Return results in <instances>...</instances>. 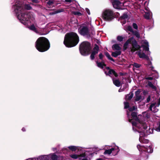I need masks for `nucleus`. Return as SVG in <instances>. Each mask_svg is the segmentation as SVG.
I'll use <instances>...</instances> for the list:
<instances>
[{
    "label": "nucleus",
    "instance_id": "obj_5",
    "mask_svg": "<svg viewBox=\"0 0 160 160\" xmlns=\"http://www.w3.org/2000/svg\"><path fill=\"white\" fill-rule=\"evenodd\" d=\"M142 43L144 44V45H142V47H143L144 49L146 52V54H145L143 52H142L141 50H140L138 52H137L140 58L149 60V59L148 55H150L151 52L149 51L148 42L146 40H143L142 41Z\"/></svg>",
    "mask_w": 160,
    "mask_h": 160
},
{
    "label": "nucleus",
    "instance_id": "obj_46",
    "mask_svg": "<svg viewBox=\"0 0 160 160\" xmlns=\"http://www.w3.org/2000/svg\"><path fill=\"white\" fill-rule=\"evenodd\" d=\"M140 92L139 91H137L135 92V95L136 96H140L139 94Z\"/></svg>",
    "mask_w": 160,
    "mask_h": 160
},
{
    "label": "nucleus",
    "instance_id": "obj_32",
    "mask_svg": "<svg viewBox=\"0 0 160 160\" xmlns=\"http://www.w3.org/2000/svg\"><path fill=\"white\" fill-rule=\"evenodd\" d=\"M148 84L150 87H151L152 89L155 90L156 89V87L154 85H153V84L151 82H148Z\"/></svg>",
    "mask_w": 160,
    "mask_h": 160
},
{
    "label": "nucleus",
    "instance_id": "obj_27",
    "mask_svg": "<svg viewBox=\"0 0 160 160\" xmlns=\"http://www.w3.org/2000/svg\"><path fill=\"white\" fill-rule=\"evenodd\" d=\"M68 148L70 150L72 151H75L77 149L78 147L74 146H69Z\"/></svg>",
    "mask_w": 160,
    "mask_h": 160
},
{
    "label": "nucleus",
    "instance_id": "obj_42",
    "mask_svg": "<svg viewBox=\"0 0 160 160\" xmlns=\"http://www.w3.org/2000/svg\"><path fill=\"white\" fill-rule=\"evenodd\" d=\"M75 15H77L78 16H81L82 14L79 12H74L73 13Z\"/></svg>",
    "mask_w": 160,
    "mask_h": 160
},
{
    "label": "nucleus",
    "instance_id": "obj_22",
    "mask_svg": "<svg viewBox=\"0 0 160 160\" xmlns=\"http://www.w3.org/2000/svg\"><path fill=\"white\" fill-rule=\"evenodd\" d=\"M113 49L117 51H120L121 48L118 44H114L112 46Z\"/></svg>",
    "mask_w": 160,
    "mask_h": 160
},
{
    "label": "nucleus",
    "instance_id": "obj_9",
    "mask_svg": "<svg viewBox=\"0 0 160 160\" xmlns=\"http://www.w3.org/2000/svg\"><path fill=\"white\" fill-rule=\"evenodd\" d=\"M102 18L105 20L110 21L113 19V13L111 10H106L103 11Z\"/></svg>",
    "mask_w": 160,
    "mask_h": 160
},
{
    "label": "nucleus",
    "instance_id": "obj_14",
    "mask_svg": "<svg viewBox=\"0 0 160 160\" xmlns=\"http://www.w3.org/2000/svg\"><path fill=\"white\" fill-rule=\"evenodd\" d=\"M157 107H158L157 106V105L156 104V103H153L149 107V109L151 111L153 112H157L158 110L157 108Z\"/></svg>",
    "mask_w": 160,
    "mask_h": 160
},
{
    "label": "nucleus",
    "instance_id": "obj_7",
    "mask_svg": "<svg viewBox=\"0 0 160 160\" xmlns=\"http://www.w3.org/2000/svg\"><path fill=\"white\" fill-rule=\"evenodd\" d=\"M129 44L132 45L131 51L132 52H134L140 48V46L138 44L136 41L133 37L128 39L124 43L123 47L125 49L128 48V46Z\"/></svg>",
    "mask_w": 160,
    "mask_h": 160
},
{
    "label": "nucleus",
    "instance_id": "obj_39",
    "mask_svg": "<svg viewBox=\"0 0 160 160\" xmlns=\"http://www.w3.org/2000/svg\"><path fill=\"white\" fill-rule=\"evenodd\" d=\"M148 65L150 66L149 68H151V69L152 70L154 71V70H153V69H154V67L152 66V62L151 61L149 62H148Z\"/></svg>",
    "mask_w": 160,
    "mask_h": 160
},
{
    "label": "nucleus",
    "instance_id": "obj_15",
    "mask_svg": "<svg viewBox=\"0 0 160 160\" xmlns=\"http://www.w3.org/2000/svg\"><path fill=\"white\" fill-rule=\"evenodd\" d=\"M115 150L116 151V152L117 153L119 151V149L118 147H117L116 148H112L110 149H108V150H106L104 152V154H108L110 155L111 154V153L114 151Z\"/></svg>",
    "mask_w": 160,
    "mask_h": 160
},
{
    "label": "nucleus",
    "instance_id": "obj_45",
    "mask_svg": "<svg viewBox=\"0 0 160 160\" xmlns=\"http://www.w3.org/2000/svg\"><path fill=\"white\" fill-rule=\"evenodd\" d=\"M95 55L93 54L92 53H91V54L90 56V58L92 60H93L94 58V56Z\"/></svg>",
    "mask_w": 160,
    "mask_h": 160
},
{
    "label": "nucleus",
    "instance_id": "obj_25",
    "mask_svg": "<svg viewBox=\"0 0 160 160\" xmlns=\"http://www.w3.org/2000/svg\"><path fill=\"white\" fill-rule=\"evenodd\" d=\"M133 94L132 92H131L129 94H127L126 96V98L127 100H130L133 97Z\"/></svg>",
    "mask_w": 160,
    "mask_h": 160
},
{
    "label": "nucleus",
    "instance_id": "obj_50",
    "mask_svg": "<svg viewBox=\"0 0 160 160\" xmlns=\"http://www.w3.org/2000/svg\"><path fill=\"white\" fill-rule=\"evenodd\" d=\"M146 79L148 80H152L153 79V78L151 77H148Z\"/></svg>",
    "mask_w": 160,
    "mask_h": 160
},
{
    "label": "nucleus",
    "instance_id": "obj_56",
    "mask_svg": "<svg viewBox=\"0 0 160 160\" xmlns=\"http://www.w3.org/2000/svg\"><path fill=\"white\" fill-rule=\"evenodd\" d=\"M22 130L23 131H25V128H23L22 129Z\"/></svg>",
    "mask_w": 160,
    "mask_h": 160
},
{
    "label": "nucleus",
    "instance_id": "obj_12",
    "mask_svg": "<svg viewBox=\"0 0 160 160\" xmlns=\"http://www.w3.org/2000/svg\"><path fill=\"white\" fill-rule=\"evenodd\" d=\"M124 29L128 32V31H130L132 32V34L136 36V37L138 38H139L140 37V34L139 32L137 31H134L132 27L130 26H128L126 27H125L124 28Z\"/></svg>",
    "mask_w": 160,
    "mask_h": 160
},
{
    "label": "nucleus",
    "instance_id": "obj_57",
    "mask_svg": "<svg viewBox=\"0 0 160 160\" xmlns=\"http://www.w3.org/2000/svg\"><path fill=\"white\" fill-rule=\"evenodd\" d=\"M106 68L107 69H108V70H109V67H106Z\"/></svg>",
    "mask_w": 160,
    "mask_h": 160
},
{
    "label": "nucleus",
    "instance_id": "obj_1",
    "mask_svg": "<svg viewBox=\"0 0 160 160\" xmlns=\"http://www.w3.org/2000/svg\"><path fill=\"white\" fill-rule=\"evenodd\" d=\"M127 115L129 121L132 123V129L134 131L144 127V125L147 126L146 122L148 119L150 117V113L148 112H146L142 113V115H139L137 116V113L135 112H132L131 114L132 119H131L129 118V114L127 112Z\"/></svg>",
    "mask_w": 160,
    "mask_h": 160
},
{
    "label": "nucleus",
    "instance_id": "obj_26",
    "mask_svg": "<svg viewBox=\"0 0 160 160\" xmlns=\"http://www.w3.org/2000/svg\"><path fill=\"white\" fill-rule=\"evenodd\" d=\"M98 66L101 68H103L105 66V64L104 62H97Z\"/></svg>",
    "mask_w": 160,
    "mask_h": 160
},
{
    "label": "nucleus",
    "instance_id": "obj_17",
    "mask_svg": "<svg viewBox=\"0 0 160 160\" xmlns=\"http://www.w3.org/2000/svg\"><path fill=\"white\" fill-rule=\"evenodd\" d=\"M79 159L81 160H89L88 158V156L85 153H83L80 155L79 157Z\"/></svg>",
    "mask_w": 160,
    "mask_h": 160
},
{
    "label": "nucleus",
    "instance_id": "obj_49",
    "mask_svg": "<svg viewBox=\"0 0 160 160\" xmlns=\"http://www.w3.org/2000/svg\"><path fill=\"white\" fill-rule=\"evenodd\" d=\"M160 105V98H159L158 100V103L157 106L159 107V105Z\"/></svg>",
    "mask_w": 160,
    "mask_h": 160
},
{
    "label": "nucleus",
    "instance_id": "obj_53",
    "mask_svg": "<svg viewBox=\"0 0 160 160\" xmlns=\"http://www.w3.org/2000/svg\"><path fill=\"white\" fill-rule=\"evenodd\" d=\"M65 1L68 2H71L72 0H65Z\"/></svg>",
    "mask_w": 160,
    "mask_h": 160
},
{
    "label": "nucleus",
    "instance_id": "obj_37",
    "mask_svg": "<svg viewBox=\"0 0 160 160\" xmlns=\"http://www.w3.org/2000/svg\"><path fill=\"white\" fill-rule=\"evenodd\" d=\"M123 39V37L121 36H118L117 37V40L119 42H121L122 41Z\"/></svg>",
    "mask_w": 160,
    "mask_h": 160
},
{
    "label": "nucleus",
    "instance_id": "obj_16",
    "mask_svg": "<svg viewBox=\"0 0 160 160\" xmlns=\"http://www.w3.org/2000/svg\"><path fill=\"white\" fill-rule=\"evenodd\" d=\"M105 73L106 75H109L111 77H112L113 75L115 77H117L118 76V75L112 69L109 70L108 73L106 72H105Z\"/></svg>",
    "mask_w": 160,
    "mask_h": 160
},
{
    "label": "nucleus",
    "instance_id": "obj_40",
    "mask_svg": "<svg viewBox=\"0 0 160 160\" xmlns=\"http://www.w3.org/2000/svg\"><path fill=\"white\" fill-rule=\"evenodd\" d=\"M124 108L125 109L128 108H129V103L127 102H124Z\"/></svg>",
    "mask_w": 160,
    "mask_h": 160
},
{
    "label": "nucleus",
    "instance_id": "obj_21",
    "mask_svg": "<svg viewBox=\"0 0 160 160\" xmlns=\"http://www.w3.org/2000/svg\"><path fill=\"white\" fill-rule=\"evenodd\" d=\"M113 82L114 84L118 87H119L121 85V83L118 80H114L112 79Z\"/></svg>",
    "mask_w": 160,
    "mask_h": 160
},
{
    "label": "nucleus",
    "instance_id": "obj_28",
    "mask_svg": "<svg viewBox=\"0 0 160 160\" xmlns=\"http://www.w3.org/2000/svg\"><path fill=\"white\" fill-rule=\"evenodd\" d=\"M48 156L47 155H44L40 156L38 158V160H43L45 158H48Z\"/></svg>",
    "mask_w": 160,
    "mask_h": 160
},
{
    "label": "nucleus",
    "instance_id": "obj_29",
    "mask_svg": "<svg viewBox=\"0 0 160 160\" xmlns=\"http://www.w3.org/2000/svg\"><path fill=\"white\" fill-rule=\"evenodd\" d=\"M105 54L106 56L109 60L112 61L113 62L114 61V59L112 58L111 57L110 55L108 52H105Z\"/></svg>",
    "mask_w": 160,
    "mask_h": 160
},
{
    "label": "nucleus",
    "instance_id": "obj_4",
    "mask_svg": "<svg viewBox=\"0 0 160 160\" xmlns=\"http://www.w3.org/2000/svg\"><path fill=\"white\" fill-rule=\"evenodd\" d=\"M35 47L41 52H45L50 48V44L47 39L43 37L38 38L36 42Z\"/></svg>",
    "mask_w": 160,
    "mask_h": 160
},
{
    "label": "nucleus",
    "instance_id": "obj_10",
    "mask_svg": "<svg viewBox=\"0 0 160 160\" xmlns=\"http://www.w3.org/2000/svg\"><path fill=\"white\" fill-rule=\"evenodd\" d=\"M137 147L139 151H143L151 153L153 152L152 146L150 145L143 146L138 145L137 146Z\"/></svg>",
    "mask_w": 160,
    "mask_h": 160
},
{
    "label": "nucleus",
    "instance_id": "obj_2",
    "mask_svg": "<svg viewBox=\"0 0 160 160\" xmlns=\"http://www.w3.org/2000/svg\"><path fill=\"white\" fill-rule=\"evenodd\" d=\"M23 0H17L12 8L20 22L24 25H28L30 22V14L27 13L23 9Z\"/></svg>",
    "mask_w": 160,
    "mask_h": 160
},
{
    "label": "nucleus",
    "instance_id": "obj_54",
    "mask_svg": "<svg viewBox=\"0 0 160 160\" xmlns=\"http://www.w3.org/2000/svg\"><path fill=\"white\" fill-rule=\"evenodd\" d=\"M96 160H103L101 158H98Z\"/></svg>",
    "mask_w": 160,
    "mask_h": 160
},
{
    "label": "nucleus",
    "instance_id": "obj_24",
    "mask_svg": "<svg viewBox=\"0 0 160 160\" xmlns=\"http://www.w3.org/2000/svg\"><path fill=\"white\" fill-rule=\"evenodd\" d=\"M28 28L29 29L33 31L36 33L38 32V31L36 28H35L34 25L33 24L32 25L28 27Z\"/></svg>",
    "mask_w": 160,
    "mask_h": 160
},
{
    "label": "nucleus",
    "instance_id": "obj_60",
    "mask_svg": "<svg viewBox=\"0 0 160 160\" xmlns=\"http://www.w3.org/2000/svg\"><path fill=\"white\" fill-rule=\"evenodd\" d=\"M119 92H120V90H119Z\"/></svg>",
    "mask_w": 160,
    "mask_h": 160
},
{
    "label": "nucleus",
    "instance_id": "obj_35",
    "mask_svg": "<svg viewBox=\"0 0 160 160\" xmlns=\"http://www.w3.org/2000/svg\"><path fill=\"white\" fill-rule=\"evenodd\" d=\"M25 8L27 10H30L32 9L31 7L29 4H26L25 5Z\"/></svg>",
    "mask_w": 160,
    "mask_h": 160
},
{
    "label": "nucleus",
    "instance_id": "obj_3",
    "mask_svg": "<svg viewBox=\"0 0 160 160\" xmlns=\"http://www.w3.org/2000/svg\"><path fill=\"white\" fill-rule=\"evenodd\" d=\"M79 41V38L77 33L69 32L65 36L63 43L68 48H71L75 46Z\"/></svg>",
    "mask_w": 160,
    "mask_h": 160
},
{
    "label": "nucleus",
    "instance_id": "obj_30",
    "mask_svg": "<svg viewBox=\"0 0 160 160\" xmlns=\"http://www.w3.org/2000/svg\"><path fill=\"white\" fill-rule=\"evenodd\" d=\"M66 9H70L71 12L73 13L75 11H74L76 9V8L73 7H69L66 8Z\"/></svg>",
    "mask_w": 160,
    "mask_h": 160
},
{
    "label": "nucleus",
    "instance_id": "obj_34",
    "mask_svg": "<svg viewBox=\"0 0 160 160\" xmlns=\"http://www.w3.org/2000/svg\"><path fill=\"white\" fill-rule=\"evenodd\" d=\"M63 11H64V10L63 9H60L58 10L57 11H56L55 12L52 13V14L60 13L61 12H62Z\"/></svg>",
    "mask_w": 160,
    "mask_h": 160
},
{
    "label": "nucleus",
    "instance_id": "obj_55",
    "mask_svg": "<svg viewBox=\"0 0 160 160\" xmlns=\"http://www.w3.org/2000/svg\"><path fill=\"white\" fill-rule=\"evenodd\" d=\"M52 150L53 151L55 152L56 151V149L55 148H53Z\"/></svg>",
    "mask_w": 160,
    "mask_h": 160
},
{
    "label": "nucleus",
    "instance_id": "obj_11",
    "mask_svg": "<svg viewBox=\"0 0 160 160\" xmlns=\"http://www.w3.org/2000/svg\"><path fill=\"white\" fill-rule=\"evenodd\" d=\"M78 31L79 33L83 36H89L90 35L88 29L86 26H81L78 28Z\"/></svg>",
    "mask_w": 160,
    "mask_h": 160
},
{
    "label": "nucleus",
    "instance_id": "obj_23",
    "mask_svg": "<svg viewBox=\"0 0 160 160\" xmlns=\"http://www.w3.org/2000/svg\"><path fill=\"white\" fill-rule=\"evenodd\" d=\"M152 14V12L150 11H148L147 12H145V14L144 15V18L147 19H148L150 18V16L151 14Z\"/></svg>",
    "mask_w": 160,
    "mask_h": 160
},
{
    "label": "nucleus",
    "instance_id": "obj_20",
    "mask_svg": "<svg viewBox=\"0 0 160 160\" xmlns=\"http://www.w3.org/2000/svg\"><path fill=\"white\" fill-rule=\"evenodd\" d=\"M98 47L97 45H96L94 48H93V51L92 53L94 54V55H96V54L98 53Z\"/></svg>",
    "mask_w": 160,
    "mask_h": 160
},
{
    "label": "nucleus",
    "instance_id": "obj_52",
    "mask_svg": "<svg viewBox=\"0 0 160 160\" xmlns=\"http://www.w3.org/2000/svg\"><path fill=\"white\" fill-rule=\"evenodd\" d=\"M32 2L36 3H38V1L36 0H32Z\"/></svg>",
    "mask_w": 160,
    "mask_h": 160
},
{
    "label": "nucleus",
    "instance_id": "obj_51",
    "mask_svg": "<svg viewBox=\"0 0 160 160\" xmlns=\"http://www.w3.org/2000/svg\"><path fill=\"white\" fill-rule=\"evenodd\" d=\"M150 100V97L149 96L147 98V102H149Z\"/></svg>",
    "mask_w": 160,
    "mask_h": 160
},
{
    "label": "nucleus",
    "instance_id": "obj_59",
    "mask_svg": "<svg viewBox=\"0 0 160 160\" xmlns=\"http://www.w3.org/2000/svg\"><path fill=\"white\" fill-rule=\"evenodd\" d=\"M158 77L157 78H158Z\"/></svg>",
    "mask_w": 160,
    "mask_h": 160
},
{
    "label": "nucleus",
    "instance_id": "obj_48",
    "mask_svg": "<svg viewBox=\"0 0 160 160\" xmlns=\"http://www.w3.org/2000/svg\"><path fill=\"white\" fill-rule=\"evenodd\" d=\"M103 56L102 53H100L99 54V57L100 59H102V58H103Z\"/></svg>",
    "mask_w": 160,
    "mask_h": 160
},
{
    "label": "nucleus",
    "instance_id": "obj_6",
    "mask_svg": "<svg viewBox=\"0 0 160 160\" xmlns=\"http://www.w3.org/2000/svg\"><path fill=\"white\" fill-rule=\"evenodd\" d=\"M144 125V127L140 128L141 131H140V130L138 129L137 130H135V131H137L139 133H140L139 138L140 142H141L147 143H148V140L147 139H145L144 137L149 134V133L148 132V130L150 128H148L147 126H146L145 125Z\"/></svg>",
    "mask_w": 160,
    "mask_h": 160
},
{
    "label": "nucleus",
    "instance_id": "obj_31",
    "mask_svg": "<svg viewBox=\"0 0 160 160\" xmlns=\"http://www.w3.org/2000/svg\"><path fill=\"white\" fill-rule=\"evenodd\" d=\"M71 157L73 159H76L78 158L80 156V155H77L76 154H71L70 155Z\"/></svg>",
    "mask_w": 160,
    "mask_h": 160
},
{
    "label": "nucleus",
    "instance_id": "obj_33",
    "mask_svg": "<svg viewBox=\"0 0 160 160\" xmlns=\"http://www.w3.org/2000/svg\"><path fill=\"white\" fill-rule=\"evenodd\" d=\"M134 68H139L141 66V65L136 63H134L132 64Z\"/></svg>",
    "mask_w": 160,
    "mask_h": 160
},
{
    "label": "nucleus",
    "instance_id": "obj_19",
    "mask_svg": "<svg viewBox=\"0 0 160 160\" xmlns=\"http://www.w3.org/2000/svg\"><path fill=\"white\" fill-rule=\"evenodd\" d=\"M47 155L48 156V158L49 157H51V158L52 160H57L58 159L57 156L54 153L50 154Z\"/></svg>",
    "mask_w": 160,
    "mask_h": 160
},
{
    "label": "nucleus",
    "instance_id": "obj_8",
    "mask_svg": "<svg viewBox=\"0 0 160 160\" xmlns=\"http://www.w3.org/2000/svg\"><path fill=\"white\" fill-rule=\"evenodd\" d=\"M91 50L90 44L88 42H84L80 46L79 50L82 55L86 56L89 54Z\"/></svg>",
    "mask_w": 160,
    "mask_h": 160
},
{
    "label": "nucleus",
    "instance_id": "obj_36",
    "mask_svg": "<svg viewBox=\"0 0 160 160\" xmlns=\"http://www.w3.org/2000/svg\"><path fill=\"white\" fill-rule=\"evenodd\" d=\"M142 97L141 96H136V98L135 99V101L137 102L140 100L141 99Z\"/></svg>",
    "mask_w": 160,
    "mask_h": 160
},
{
    "label": "nucleus",
    "instance_id": "obj_13",
    "mask_svg": "<svg viewBox=\"0 0 160 160\" xmlns=\"http://www.w3.org/2000/svg\"><path fill=\"white\" fill-rule=\"evenodd\" d=\"M112 5L114 8L120 9H121V7L123 5V4L118 1L115 0L113 2Z\"/></svg>",
    "mask_w": 160,
    "mask_h": 160
},
{
    "label": "nucleus",
    "instance_id": "obj_43",
    "mask_svg": "<svg viewBox=\"0 0 160 160\" xmlns=\"http://www.w3.org/2000/svg\"><path fill=\"white\" fill-rule=\"evenodd\" d=\"M137 108L136 107L133 106L132 108H129L130 111H132L135 110Z\"/></svg>",
    "mask_w": 160,
    "mask_h": 160
},
{
    "label": "nucleus",
    "instance_id": "obj_18",
    "mask_svg": "<svg viewBox=\"0 0 160 160\" xmlns=\"http://www.w3.org/2000/svg\"><path fill=\"white\" fill-rule=\"evenodd\" d=\"M121 54V52L120 51H116L114 52H112V55L114 57H116L118 55H120Z\"/></svg>",
    "mask_w": 160,
    "mask_h": 160
},
{
    "label": "nucleus",
    "instance_id": "obj_41",
    "mask_svg": "<svg viewBox=\"0 0 160 160\" xmlns=\"http://www.w3.org/2000/svg\"><path fill=\"white\" fill-rule=\"evenodd\" d=\"M128 16L126 13H124L122 17V19H127L128 18Z\"/></svg>",
    "mask_w": 160,
    "mask_h": 160
},
{
    "label": "nucleus",
    "instance_id": "obj_38",
    "mask_svg": "<svg viewBox=\"0 0 160 160\" xmlns=\"http://www.w3.org/2000/svg\"><path fill=\"white\" fill-rule=\"evenodd\" d=\"M132 26L133 28L136 30H137L138 29V26L135 23H133L132 24Z\"/></svg>",
    "mask_w": 160,
    "mask_h": 160
},
{
    "label": "nucleus",
    "instance_id": "obj_44",
    "mask_svg": "<svg viewBox=\"0 0 160 160\" xmlns=\"http://www.w3.org/2000/svg\"><path fill=\"white\" fill-rule=\"evenodd\" d=\"M53 1L52 0H49L47 2L48 5H51L53 3Z\"/></svg>",
    "mask_w": 160,
    "mask_h": 160
},
{
    "label": "nucleus",
    "instance_id": "obj_58",
    "mask_svg": "<svg viewBox=\"0 0 160 160\" xmlns=\"http://www.w3.org/2000/svg\"><path fill=\"white\" fill-rule=\"evenodd\" d=\"M63 149H66V148H63Z\"/></svg>",
    "mask_w": 160,
    "mask_h": 160
},
{
    "label": "nucleus",
    "instance_id": "obj_47",
    "mask_svg": "<svg viewBox=\"0 0 160 160\" xmlns=\"http://www.w3.org/2000/svg\"><path fill=\"white\" fill-rule=\"evenodd\" d=\"M86 11L89 14V15H90V11L89 10V9L87 8H86Z\"/></svg>",
    "mask_w": 160,
    "mask_h": 160
}]
</instances>
